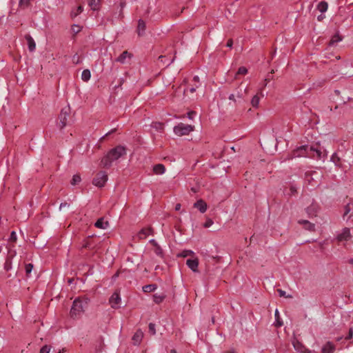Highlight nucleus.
I'll return each instance as SVG.
<instances>
[{
    "label": "nucleus",
    "mask_w": 353,
    "mask_h": 353,
    "mask_svg": "<svg viewBox=\"0 0 353 353\" xmlns=\"http://www.w3.org/2000/svg\"><path fill=\"white\" fill-rule=\"evenodd\" d=\"M331 160L336 165L341 166L340 158L339 157L337 154H336V153L333 154L331 157Z\"/></svg>",
    "instance_id": "nucleus-36"
},
{
    "label": "nucleus",
    "mask_w": 353,
    "mask_h": 353,
    "mask_svg": "<svg viewBox=\"0 0 353 353\" xmlns=\"http://www.w3.org/2000/svg\"><path fill=\"white\" fill-rule=\"evenodd\" d=\"M233 45V41L232 39H229L227 42L226 46L228 48H232Z\"/></svg>",
    "instance_id": "nucleus-54"
},
{
    "label": "nucleus",
    "mask_w": 353,
    "mask_h": 353,
    "mask_svg": "<svg viewBox=\"0 0 353 353\" xmlns=\"http://www.w3.org/2000/svg\"><path fill=\"white\" fill-rule=\"evenodd\" d=\"M33 265L32 263H28L25 265L26 274L27 276H30V274L32 270Z\"/></svg>",
    "instance_id": "nucleus-37"
},
{
    "label": "nucleus",
    "mask_w": 353,
    "mask_h": 353,
    "mask_svg": "<svg viewBox=\"0 0 353 353\" xmlns=\"http://www.w3.org/2000/svg\"><path fill=\"white\" fill-rule=\"evenodd\" d=\"M298 223L303 225V228L310 232L315 230V225L307 220H299Z\"/></svg>",
    "instance_id": "nucleus-16"
},
{
    "label": "nucleus",
    "mask_w": 353,
    "mask_h": 353,
    "mask_svg": "<svg viewBox=\"0 0 353 353\" xmlns=\"http://www.w3.org/2000/svg\"><path fill=\"white\" fill-rule=\"evenodd\" d=\"M274 316H275V319H276L275 326L278 327L282 326L283 321H281V319H280L279 313L278 310H275Z\"/></svg>",
    "instance_id": "nucleus-29"
},
{
    "label": "nucleus",
    "mask_w": 353,
    "mask_h": 353,
    "mask_svg": "<svg viewBox=\"0 0 353 353\" xmlns=\"http://www.w3.org/2000/svg\"><path fill=\"white\" fill-rule=\"evenodd\" d=\"M152 127L153 128H155L158 131L163 130V124L162 123H159V122L152 123Z\"/></svg>",
    "instance_id": "nucleus-35"
},
{
    "label": "nucleus",
    "mask_w": 353,
    "mask_h": 353,
    "mask_svg": "<svg viewBox=\"0 0 353 353\" xmlns=\"http://www.w3.org/2000/svg\"><path fill=\"white\" fill-rule=\"evenodd\" d=\"M91 77L90 71L88 69H85L82 72L81 79L83 81H88Z\"/></svg>",
    "instance_id": "nucleus-26"
},
{
    "label": "nucleus",
    "mask_w": 353,
    "mask_h": 353,
    "mask_svg": "<svg viewBox=\"0 0 353 353\" xmlns=\"http://www.w3.org/2000/svg\"><path fill=\"white\" fill-rule=\"evenodd\" d=\"M181 209V204L180 203H177L175 206V210L176 211L179 210Z\"/></svg>",
    "instance_id": "nucleus-60"
},
{
    "label": "nucleus",
    "mask_w": 353,
    "mask_h": 353,
    "mask_svg": "<svg viewBox=\"0 0 353 353\" xmlns=\"http://www.w3.org/2000/svg\"><path fill=\"white\" fill-rule=\"evenodd\" d=\"M156 289L157 285L155 284L146 285L143 287V291L145 292H151L154 291Z\"/></svg>",
    "instance_id": "nucleus-28"
},
{
    "label": "nucleus",
    "mask_w": 353,
    "mask_h": 353,
    "mask_svg": "<svg viewBox=\"0 0 353 353\" xmlns=\"http://www.w3.org/2000/svg\"><path fill=\"white\" fill-rule=\"evenodd\" d=\"M352 208L350 207V203H347L345 206V211H344V213H343V219L345 218V216L351 211Z\"/></svg>",
    "instance_id": "nucleus-44"
},
{
    "label": "nucleus",
    "mask_w": 353,
    "mask_h": 353,
    "mask_svg": "<svg viewBox=\"0 0 353 353\" xmlns=\"http://www.w3.org/2000/svg\"><path fill=\"white\" fill-rule=\"evenodd\" d=\"M108 181V174L104 171L99 172L92 180V184L97 187L102 188Z\"/></svg>",
    "instance_id": "nucleus-7"
},
{
    "label": "nucleus",
    "mask_w": 353,
    "mask_h": 353,
    "mask_svg": "<svg viewBox=\"0 0 353 353\" xmlns=\"http://www.w3.org/2000/svg\"><path fill=\"white\" fill-rule=\"evenodd\" d=\"M71 112L70 107L65 106L63 108L58 118V126L60 129H63L67 125L68 117L70 116Z\"/></svg>",
    "instance_id": "nucleus-5"
},
{
    "label": "nucleus",
    "mask_w": 353,
    "mask_h": 353,
    "mask_svg": "<svg viewBox=\"0 0 353 353\" xmlns=\"http://www.w3.org/2000/svg\"><path fill=\"white\" fill-rule=\"evenodd\" d=\"M186 265L188 266L190 269H191L194 272H198V266H199V260L197 258L194 259H188L186 261Z\"/></svg>",
    "instance_id": "nucleus-13"
},
{
    "label": "nucleus",
    "mask_w": 353,
    "mask_h": 353,
    "mask_svg": "<svg viewBox=\"0 0 353 353\" xmlns=\"http://www.w3.org/2000/svg\"><path fill=\"white\" fill-rule=\"evenodd\" d=\"M292 345L294 346V348L299 352L301 353H311L310 351H309L305 345L300 342L299 340H297L296 338H294L292 340Z\"/></svg>",
    "instance_id": "nucleus-9"
},
{
    "label": "nucleus",
    "mask_w": 353,
    "mask_h": 353,
    "mask_svg": "<svg viewBox=\"0 0 353 353\" xmlns=\"http://www.w3.org/2000/svg\"><path fill=\"white\" fill-rule=\"evenodd\" d=\"M132 57V54L128 52L127 50L123 51L116 59L115 61L119 62L121 63H125L126 59H130Z\"/></svg>",
    "instance_id": "nucleus-14"
},
{
    "label": "nucleus",
    "mask_w": 353,
    "mask_h": 353,
    "mask_svg": "<svg viewBox=\"0 0 353 353\" xmlns=\"http://www.w3.org/2000/svg\"><path fill=\"white\" fill-rule=\"evenodd\" d=\"M193 130L194 126L183 123H179L174 128V132L178 136L187 135L190 132L193 131Z\"/></svg>",
    "instance_id": "nucleus-6"
},
{
    "label": "nucleus",
    "mask_w": 353,
    "mask_h": 353,
    "mask_svg": "<svg viewBox=\"0 0 353 353\" xmlns=\"http://www.w3.org/2000/svg\"><path fill=\"white\" fill-rule=\"evenodd\" d=\"M316 145H311L309 147L310 155H314V158L321 159L325 155L324 151H322L319 147V144L316 143Z\"/></svg>",
    "instance_id": "nucleus-8"
},
{
    "label": "nucleus",
    "mask_w": 353,
    "mask_h": 353,
    "mask_svg": "<svg viewBox=\"0 0 353 353\" xmlns=\"http://www.w3.org/2000/svg\"><path fill=\"white\" fill-rule=\"evenodd\" d=\"M248 72V70L245 67H240L238 70L237 74H245Z\"/></svg>",
    "instance_id": "nucleus-43"
},
{
    "label": "nucleus",
    "mask_w": 353,
    "mask_h": 353,
    "mask_svg": "<svg viewBox=\"0 0 353 353\" xmlns=\"http://www.w3.org/2000/svg\"><path fill=\"white\" fill-rule=\"evenodd\" d=\"M125 6V2L124 1H121L120 2V7H121V13L122 12V9Z\"/></svg>",
    "instance_id": "nucleus-57"
},
{
    "label": "nucleus",
    "mask_w": 353,
    "mask_h": 353,
    "mask_svg": "<svg viewBox=\"0 0 353 353\" xmlns=\"http://www.w3.org/2000/svg\"><path fill=\"white\" fill-rule=\"evenodd\" d=\"M224 353H236L234 350L225 351Z\"/></svg>",
    "instance_id": "nucleus-64"
},
{
    "label": "nucleus",
    "mask_w": 353,
    "mask_h": 353,
    "mask_svg": "<svg viewBox=\"0 0 353 353\" xmlns=\"http://www.w3.org/2000/svg\"><path fill=\"white\" fill-rule=\"evenodd\" d=\"M350 238V230L347 228H344L343 232L337 236V240L339 241H348Z\"/></svg>",
    "instance_id": "nucleus-11"
},
{
    "label": "nucleus",
    "mask_w": 353,
    "mask_h": 353,
    "mask_svg": "<svg viewBox=\"0 0 353 353\" xmlns=\"http://www.w3.org/2000/svg\"><path fill=\"white\" fill-rule=\"evenodd\" d=\"M25 39L28 42V49L30 52H32L35 50L36 44L34 39L30 34H26Z\"/></svg>",
    "instance_id": "nucleus-21"
},
{
    "label": "nucleus",
    "mask_w": 353,
    "mask_h": 353,
    "mask_svg": "<svg viewBox=\"0 0 353 353\" xmlns=\"http://www.w3.org/2000/svg\"><path fill=\"white\" fill-rule=\"evenodd\" d=\"M213 224V221L210 219H207L205 223L203 224L205 228H209Z\"/></svg>",
    "instance_id": "nucleus-49"
},
{
    "label": "nucleus",
    "mask_w": 353,
    "mask_h": 353,
    "mask_svg": "<svg viewBox=\"0 0 353 353\" xmlns=\"http://www.w3.org/2000/svg\"><path fill=\"white\" fill-rule=\"evenodd\" d=\"M296 194H297L296 188L293 185H290V189H289V192H288L287 194L289 196H292V195H295Z\"/></svg>",
    "instance_id": "nucleus-38"
},
{
    "label": "nucleus",
    "mask_w": 353,
    "mask_h": 353,
    "mask_svg": "<svg viewBox=\"0 0 353 353\" xmlns=\"http://www.w3.org/2000/svg\"><path fill=\"white\" fill-rule=\"evenodd\" d=\"M195 112L194 111H190L188 113V117L190 119H193V116L195 114Z\"/></svg>",
    "instance_id": "nucleus-52"
},
{
    "label": "nucleus",
    "mask_w": 353,
    "mask_h": 353,
    "mask_svg": "<svg viewBox=\"0 0 353 353\" xmlns=\"http://www.w3.org/2000/svg\"><path fill=\"white\" fill-rule=\"evenodd\" d=\"M143 338V332L141 330H138L133 335L132 340L134 345H139Z\"/></svg>",
    "instance_id": "nucleus-12"
},
{
    "label": "nucleus",
    "mask_w": 353,
    "mask_h": 353,
    "mask_svg": "<svg viewBox=\"0 0 353 353\" xmlns=\"http://www.w3.org/2000/svg\"><path fill=\"white\" fill-rule=\"evenodd\" d=\"M50 351V346L46 345L41 348L39 353H49Z\"/></svg>",
    "instance_id": "nucleus-42"
},
{
    "label": "nucleus",
    "mask_w": 353,
    "mask_h": 353,
    "mask_svg": "<svg viewBox=\"0 0 353 353\" xmlns=\"http://www.w3.org/2000/svg\"><path fill=\"white\" fill-rule=\"evenodd\" d=\"M94 225L100 229H106L109 225V223L108 221H105L103 218H100L94 223Z\"/></svg>",
    "instance_id": "nucleus-22"
},
{
    "label": "nucleus",
    "mask_w": 353,
    "mask_h": 353,
    "mask_svg": "<svg viewBox=\"0 0 353 353\" xmlns=\"http://www.w3.org/2000/svg\"><path fill=\"white\" fill-rule=\"evenodd\" d=\"M165 171V168L163 164H157L153 167V172L155 174H162Z\"/></svg>",
    "instance_id": "nucleus-23"
},
{
    "label": "nucleus",
    "mask_w": 353,
    "mask_h": 353,
    "mask_svg": "<svg viewBox=\"0 0 353 353\" xmlns=\"http://www.w3.org/2000/svg\"><path fill=\"white\" fill-rule=\"evenodd\" d=\"M353 336V328H350L348 332L347 336L345 337L346 340H350L352 338Z\"/></svg>",
    "instance_id": "nucleus-50"
},
{
    "label": "nucleus",
    "mask_w": 353,
    "mask_h": 353,
    "mask_svg": "<svg viewBox=\"0 0 353 353\" xmlns=\"http://www.w3.org/2000/svg\"><path fill=\"white\" fill-rule=\"evenodd\" d=\"M188 256H194V252L192 250H183V252H181V253L177 254L178 257L185 258Z\"/></svg>",
    "instance_id": "nucleus-27"
},
{
    "label": "nucleus",
    "mask_w": 353,
    "mask_h": 353,
    "mask_svg": "<svg viewBox=\"0 0 353 353\" xmlns=\"http://www.w3.org/2000/svg\"><path fill=\"white\" fill-rule=\"evenodd\" d=\"M66 206H69V204L68 203H66V202L61 203L59 206V209L61 210L63 208L66 207Z\"/></svg>",
    "instance_id": "nucleus-56"
},
{
    "label": "nucleus",
    "mask_w": 353,
    "mask_h": 353,
    "mask_svg": "<svg viewBox=\"0 0 353 353\" xmlns=\"http://www.w3.org/2000/svg\"><path fill=\"white\" fill-rule=\"evenodd\" d=\"M72 61H73L74 63H75L77 64L79 63V57L77 54L74 55L73 57H72Z\"/></svg>",
    "instance_id": "nucleus-51"
},
{
    "label": "nucleus",
    "mask_w": 353,
    "mask_h": 353,
    "mask_svg": "<svg viewBox=\"0 0 353 353\" xmlns=\"http://www.w3.org/2000/svg\"><path fill=\"white\" fill-rule=\"evenodd\" d=\"M199 87V85L197 84H195L194 86H193L192 88H191L190 89V92L193 93L196 91V89Z\"/></svg>",
    "instance_id": "nucleus-55"
},
{
    "label": "nucleus",
    "mask_w": 353,
    "mask_h": 353,
    "mask_svg": "<svg viewBox=\"0 0 353 353\" xmlns=\"http://www.w3.org/2000/svg\"><path fill=\"white\" fill-rule=\"evenodd\" d=\"M318 205L316 203H312L307 208L306 212L310 216H315L318 212Z\"/></svg>",
    "instance_id": "nucleus-19"
},
{
    "label": "nucleus",
    "mask_w": 353,
    "mask_h": 353,
    "mask_svg": "<svg viewBox=\"0 0 353 353\" xmlns=\"http://www.w3.org/2000/svg\"><path fill=\"white\" fill-rule=\"evenodd\" d=\"M148 328H149V332L151 334L154 335L156 334L155 325L154 323H150L148 325Z\"/></svg>",
    "instance_id": "nucleus-40"
},
{
    "label": "nucleus",
    "mask_w": 353,
    "mask_h": 353,
    "mask_svg": "<svg viewBox=\"0 0 353 353\" xmlns=\"http://www.w3.org/2000/svg\"><path fill=\"white\" fill-rule=\"evenodd\" d=\"M193 81H195L196 84H197L199 81V77L197 76H195L194 78H193Z\"/></svg>",
    "instance_id": "nucleus-59"
},
{
    "label": "nucleus",
    "mask_w": 353,
    "mask_h": 353,
    "mask_svg": "<svg viewBox=\"0 0 353 353\" xmlns=\"http://www.w3.org/2000/svg\"><path fill=\"white\" fill-rule=\"evenodd\" d=\"M15 254V252L13 254H11L10 256H8L6 259V261L4 264V269L7 271L10 270L12 268V258Z\"/></svg>",
    "instance_id": "nucleus-24"
},
{
    "label": "nucleus",
    "mask_w": 353,
    "mask_h": 353,
    "mask_svg": "<svg viewBox=\"0 0 353 353\" xmlns=\"http://www.w3.org/2000/svg\"><path fill=\"white\" fill-rule=\"evenodd\" d=\"M150 243L154 246H157L158 243H157V241L154 240V239H152L150 241Z\"/></svg>",
    "instance_id": "nucleus-58"
},
{
    "label": "nucleus",
    "mask_w": 353,
    "mask_h": 353,
    "mask_svg": "<svg viewBox=\"0 0 353 353\" xmlns=\"http://www.w3.org/2000/svg\"><path fill=\"white\" fill-rule=\"evenodd\" d=\"M154 248V252L159 256H162L163 252L161 247L159 245H157V246H155Z\"/></svg>",
    "instance_id": "nucleus-47"
},
{
    "label": "nucleus",
    "mask_w": 353,
    "mask_h": 353,
    "mask_svg": "<svg viewBox=\"0 0 353 353\" xmlns=\"http://www.w3.org/2000/svg\"><path fill=\"white\" fill-rule=\"evenodd\" d=\"M153 297H154V301L156 303H160L161 302H162L163 301L165 296L163 294L159 295V294H156L153 296Z\"/></svg>",
    "instance_id": "nucleus-32"
},
{
    "label": "nucleus",
    "mask_w": 353,
    "mask_h": 353,
    "mask_svg": "<svg viewBox=\"0 0 353 353\" xmlns=\"http://www.w3.org/2000/svg\"><path fill=\"white\" fill-rule=\"evenodd\" d=\"M327 8H328V5H327V3L326 1H321L318 6H317V9L322 13L325 12L327 11Z\"/></svg>",
    "instance_id": "nucleus-25"
},
{
    "label": "nucleus",
    "mask_w": 353,
    "mask_h": 353,
    "mask_svg": "<svg viewBox=\"0 0 353 353\" xmlns=\"http://www.w3.org/2000/svg\"><path fill=\"white\" fill-rule=\"evenodd\" d=\"M153 233V229L152 228H143L137 234V238L139 239H143L148 235Z\"/></svg>",
    "instance_id": "nucleus-15"
},
{
    "label": "nucleus",
    "mask_w": 353,
    "mask_h": 353,
    "mask_svg": "<svg viewBox=\"0 0 353 353\" xmlns=\"http://www.w3.org/2000/svg\"><path fill=\"white\" fill-rule=\"evenodd\" d=\"M100 0H91L89 3L90 6L93 10H98Z\"/></svg>",
    "instance_id": "nucleus-31"
},
{
    "label": "nucleus",
    "mask_w": 353,
    "mask_h": 353,
    "mask_svg": "<svg viewBox=\"0 0 353 353\" xmlns=\"http://www.w3.org/2000/svg\"><path fill=\"white\" fill-rule=\"evenodd\" d=\"M324 18H325V16H324V15L321 14V15H319V16L318 17V18H317V19H318V20H319V21H321V20H323Z\"/></svg>",
    "instance_id": "nucleus-61"
},
{
    "label": "nucleus",
    "mask_w": 353,
    "mask_h": 353,
    "mask_svg": "<svg viewBox=\"0 0 353 353\" xmlns=\"http://www.w3.org/2000/svg\"><path fill=\"white\" fill-rule=\"evenodd\" d=\"M348 263H350V265H353V258L352 259H350L348 261H347Z\"/></svg>",
    "instance_id": "nucleus-63"
},
{
    "label": "nucleus",
    "mask_w": 353,
    "mask_h": 353,
    "mask_svg": "<svg viewBox=\"0 0 353 353\" xmlns=\"http://www.w3.org/2000/svg\"><path fill=\"white\" fill-rule=\"evenodd\" d=\"M119 272H116V273L113 275L112 279H116V278H117V277L119 276Z\"/></svg>",
    "instance_id": "nucleus-62"
},
{
    "label": "nucleus",
    "mask_w": 353,
    "mask_h": 353,
    "mask_svg": "<svg viewBox=\"0 0 353 353\" xmlns=\"http://www.w3.org/2000/svg\"><path fill=\"white\" fill-rule=\"evenodd\" d=\"M146 29V25L143 20L139 19L138 21V26L137 32L139 36L141 37L144 34L145 30Z\"/></svg>",
    "instance_id": "nucleus-18"
},
{
    "label": "nucleus",
    "mask_w": 353,
    "mask_h": 353,
    "mask_svg": "<svg viewBox=\"0 0 353 353\" xmlns=\"http://www.w3.org/2000/svg\"><path fill=\"white\" fill-rule=\"evenodd\" d=\"M17 239L16 232L14 231H12L10 234V236L9 239V241L12 242H16Z\"/></svg>",
    "instance_id": "nucleus-46"
},
{
    "label": "nucleus",
    "mask_w": 353,
    "mask_h": 353,
    "mask_svg": "<svg viewBox=\"0 0 353 353\" xmlns=\"http://www.w3.org/2000/svg\"><path fill=\"white\" fill-rule=\"evenodd\" d=\"M83 11V7L81 6H78L76 12H72V17H75Z\"/></svg>",
    "instance_id": "nucleus-45"
},
{
    "label": "nucleus",
    "mask_w": 353,
    "mask_h": 353,
    "mask_svg": "<svg viewBox=\"0 0 353 353\" xmlns=\"http://www.w3.org/2000/svg\"><path fill=\"white\" fill-rule=\"evenodd\" d=\"M259 101H260V97H259V95L258 94L254 95L251 100V104H252V107L257 108L259 104Z\"/></svg>",
    "instance_id": "nucleus-30"
},
{
    "label": "nucleus",
    "mask_w": 353,
    "mask_h": 353,
    "mask_svg": "<svg viewBox=\"0 0 353 353\" xmlns=\"http://www.w3.org/2000/svg\"><path fill=\"white\" fill-rule=\"evenodd\" d=\"M28 3H29V0H19V6H23V7H27L28 6Z\"/></svg>",
    "instance_id": "nucleus-48"
},
{
    "label": "nucleus",
    "mask_w": 353,
    "mask_h": 353,
    "mask_svg": "<svg viewBox=\"0 0 353 353\" xmlns=\"http://www.w3.org/2000/svg\"><path fill=\"white\" fill-rule=\"evenodd\" d=\"M248 94V87H243L241 84L235 90V94H231L229 96V99L234 103H241L245 101Z\"/></svg>",
    "instance_id": "nucleus-3"
},
{
    "label": "nucleus",
    "mask_w": 353,
    "mask_h": 353,
    "mask_svg": "<svg viewBox=\"0 0 353 353\" xmlns=\"http://www.w3.org/2000/svg\"><path fill=\"white\" fill-rule=\"evenodd\" d=\"M334 350V345L332 343L328 341L323 347L322 353H333Z\"/></svg>",
    "instance_id": "nucleus-20"
},
{
    "label": "nucleus",
    "mask_w": 353,
    "mask_h": 353,
    "mask_svg": "<svg viewBox=\"0 0 353 353\" xmlns=\"http://www.w3.org/2000/svg\"><path fill=\"white\" fill-rule=\"evenodd\" d=\"M81 180V179L80 175L74 174L72 176V181H71V184L72 185H75L78 184L79 183H80Z\"/></svg>",
    "instance_id": "nucleus-34"
},
{
    "label": "nucleus",
    "mask_w": 353,
    "mask_h": 353,
    "mask_svg": "<svg viewBox=\"0 0 353 353\" xmlns=\"http://www.w3.org/2000/svg\"><path fill=\"white\" fill-rule=\"evenodd\" d=\"M277 292L281 297L285 296L286 298H290V299L292 298V295H286L285 292L281 289H278Z\"/></svg>",
    "instance_id": "nucleus-41"
},
{
    "label": "nucleus",
    "mask_w": 353,
    "mask_h": 353,
    "mask_svg": "<svg viewBox=\"0 0 353 353\" xmlns=\"http://www.w3.org/2000/svg\"><path fill=\"white\" fill-rule=\"evenodd\" d=\"M88 305V299H81L80 298L76 299L73 301V304L72 308L70 310V316L72 318H77L79 317L83 312L85 308Z\"/></svg>",
    "instance_id": "nucleus-2"
},
{
    "label": "nucleus",
    "mask_w": 353,
    "mask_h": 353,
    "mask_svg": "<svg viewBox=\"0 0 353 353\" xmlns=\"http://www.w3.org/2000/svg\"><path fill=\"white\" fill-rule=\"evenodd\" d=\"M341 40V38L340 37V36L339 34H335L332 37V38L331 39L330 41V46H333L334 45L335 43H338L339 41H340Z\"/></svg>",
    "instance_id": "nucleus-33"
},
{
    "label": "nucleus",
    "mask_w": 353,
    "mask_h": 353,
    "mask_svg": "<svg viewBox=\"0 0 353 353\" xmlns=\"http://www.w3.org/2000/svg\"><path fill=\"white\" fill-rule=\"evenodd\" d=\"M126 154V148L122 145H117L109 151V152L103 157L100 162V166L108 168L111 166L114 161Z\"/></svg>",
    "instance_id": "nucleus-1"
},
{
    "label": "nucleus",
    "mask_w": 353,
    "mask_h": 353,
    "mask_svg": "<svg viewBox=\"0 0 353 353\" xmlns=\"http://www.w3.org/2000/svg\"><path fill=\"white\" fill-rule=\"evenodd\" d=\"M313 174H316L315 171H311V172H307L305 173V179L309 182L311 183V181L313 180L312 175Z\"/></svg>",
    "instance_id": "nucleus-39"
},
{
    "label": "nucleus",
    "mask_w": 353,
    "mask_h": 353,
    "mask_svg": "<svg viewBox=\"0 0 353 353\" xmlns=\"http://www.w3.org/2000/svg\"><path fill=\"white\" fill-rule=\"evenodd\" d=\"M194 207L197 208L201 213H204L207 210V203L203 199H199L194 204Z\"/></svg>",
    "instance_id": "nucleus-17"
},
{
    "label": "nucleus",
    "mask_w": 353,
    "mask_h": 353,
    "mask_svg": "<svg viewBox=\"0 0 353 353\" xmlns=\"http://www.w3.org/2000/svg\"><path fill=\"white\" fill-rule=\"evenodd\" d=\"M91 246V243L89 241H86L82 246L83 248H89Z\"/></svg>",
    "instance_id": "nucleus-53"
},
{
    "label": "nucleus",
    "mask_w": 353,
    "mask_h": 353,
    "mask_svg": "<svg viewBox=\"0 0 353 353\" xmlns=\"http://www.w3.org/2000/svg\"><path fill=\"white\" fill-rule=\"evenodd\" d=\"M296 157H309L314 158V155H310L308 145H302L293 150L288 159H292Z\"/></svg>",
    "instance_id": "nucleus-4"
},
{
    "label": "nucleus",
    "mask_w": 353,
    "mask_h": 353,
    "mask_svg": "<svg viewBox=\"0 0 353 353\" xmlns=\"http://www.w3.org/2000/svg\"><path fill=\"white\" fill-rule=\"evenodd\" d=\"M120 302L121 298L119 294L117 292H115L110 298V303L112 307L117 308L119 307Z\"/></svg>",
    "instance_id": "nucleus-10"
}]
</instances>
